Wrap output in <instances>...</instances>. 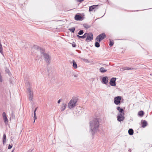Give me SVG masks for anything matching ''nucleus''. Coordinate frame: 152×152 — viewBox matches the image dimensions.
Wrapping results in <instances>:
<instances>
[{"mask_svg": "<svg viewBox=\"0 0 152 152\" xmlns=\"http://www.w3.org/2000/svg\"><path fill=\"white\" fill-rule=\"evenodd\" d=\"M99 118H94L90 122V132L93 135L99 131Z\"/></svg>", "mask_w": 152, "mask_h": 152, "instance_id": "1", "label": "nucleus"}, {"mask_svg": "<svg viewBox=\"0 0 152 152\" xmlns=\"http://www.w3.org/2000/svg\"><path fill=\"white\" fill-rule=\"evenodd\" d=\"M78 99V98L77 97H73L68 103V108L69 109H72L75 107L77 105Z\"/></svg>", "mask_w": 152, "mask_h": 152, "instance_id": "2", "label": "nucleus"}, {"mask_svg": "<svg viewBox=\"0 0 152 152\" xmlns=\"http://www.w3.org/2000/svg\"><path fill=\"white\" fill-rule=\"evenodd\" d=\"M37 52H41V56L44 57L46 62L48 64H49L50 63V57L48 54L44 53V51L43 50H38L37 51Z\"/></svg>", "mask_w": 152, "mask_h": 152, "instance_id": "3", "label": "nucleus"}, {"mask_svg": "<svg viewBox=\"0 0 152 152\" xmlns=\"http://www.w3.org/2000/svg\"><path fill=\"white\" fill-rule=\"evenodd\" d=\"M106 37V35L104 33H102L99 35L96 38V40L97 41L100 42L101 41Z\"/></svg>", "mask_w": 152, "mask_h": 152, "instance_id": "4", "label": "nucleus"}, {"mask_svg": "<svg viewBox=\"0 0 152 152\" xmlns=\"http://www.w3.org/2000/svg\"><path fill=\"white\" fill-rule=\"evenodd\" d=\"M124 113H120L117 116V120L119 121H123L124 119Z\"/></svg>", "mask_w": 152, "mask_h": 152, "instance_id": "5", "label": "nucleus"}, {"mask_svg": "<svg viewBox=\"0 0 152 152\" xmlns=\"http://www.w3.org/2000/svg\"><path fill=\"white\" fill-rule=\"evenodd\" d=\"M87 38L86 40V42H88L89 41H91L93 39V36L92 33H87Z\"/></svg>", "mask_w": 152, "mask_h": 152, "instance_id": "6", "label": "nucleus"}, {"mask_svg": "<svg viewBox=\"0 0 152 152\" xmlns=\"http://www.w3.org/2000/svg\"><path fill=\"white\" fill-rule=\"evenodd\" d=\"M121 99L120 96H118L115 97L114 99V103L116 105L118 104L121 102Z\"/></svg>", "mask_w": 152, "mask_h": 152, "instance_id": "7", "label": "nucleus"}, {"mask_svg": "<svg viewBox=\"0 0 152 152\" xmlns=\"http://www.w3.org/2000/svg\"><path fill=\"white\" fill-rule=\"evenodd\" d=\"M116 79L115 78L113 77L110 80V85L112 86H116L115 81Z\"/></svg>", "mask_w": 152, "mask_h": 152, "instance_id": "8", "label": "nucleus"}, {"mask_svg": "<svg viewBox=\"0 0 152 152\" xmlns=\"http://www.w3.org/2000/svg\"><path fill=\"white\" fill-rule=\"evenodd\" d=\"M27 92L28 95H33V90L31 88H28L27 90Z\"/></svg>", "mask_w": 152, "mask_h": 152, "instance_id": "9", "label": "nucleus"}, {"mask_svg": "<svg viewBox=\"0 0 152 152\" xmlns=\"http://www.w3.org/2000/svg\"><path fill=\"white\" fill-rule=\"evenodd\" d=\"M3 117L5 124H6L8 123V119L6 115V113L4 112L3 113Z\"/></svg>", "mask_w": 152, "mask_h": 152, "instance_id": "10", "label": "nucleus"}, {"mask_svg": "<svg viewBox=\"0 0 152 152\" xmlns=\"http://www.w3.org/2000/svg\"><path fill=\"white\" fill-rule=\"evenodd\" d=\"M75 19L77 20H82V16L79 15H76L75 16Z\"/></svg>", "mask_w": 152, "mask_h": 152, "instance_id": "11", "label": "nucleus"}, {"mask_svg": "<svg viewBox=\"0 0 152 152\" xmlns=\"http://www.w3.org/2000/svg\"><path fill=\"white\" fill-rule=\"evenodd\" d=\"M108 79L107 77H105L102 78V80L104 84H106L108 82Z\"/></svg>", "mask_w": 152, "mask_h": 152, "instance_id": "12", "label": "nucleus"}, {"mask_svg": "<svg viewBox=\"0 0 152 152\" xmlns=\"http://www.w3.org/2000/svg\"><path fill=\"white\" fill-rule=\"evenodd\" d=\"M142 126L143 128H144L147 126V123L145 120H142L141 121Z\"/></svg>", "mask_w": 152, "mask_h": 152, "instance_id": "13", "label": "nucleus"}, {"mask_svg": "<svg viewBox=\"0 0 152 152\" xmlns=\"http://www.w3.org/2000/svg\"><path fill=\"white\" fill-rule=\"evenodd\" d=\"M98 5H94L89 7V11L91 12L95 9L98 6Z\"/></svg>", "mask_w": 152, "mask_h": 152, "instance_id": "14", "label": "nucleus"}, {"mask_svg": "<svg viewBox=\"0 0 152 152\" xmlns=\"http://www.w3.org/2000/svg\"><path fill=\"white\" fill-rule=\"evenodd\" d=\"M66 107V105L65 103H63L61 105V111H64Z\"/></svg>", "mask_w": 152, "mask_h": 152, "instance_id": "15", "label": "nucleus"}, {"mask_svg": "<svg viewBox=\"0 0 152 152\" xmlns=\"http://www.w3.org/2000/svg\"><path fill=\"white\" fill-rule=\"evenodd\" d=\"M99 71L102 73H104L106 72L107 70L103 67H102L100 68Z\"/></svg>", "mask_w": 152, "mask_h": 152, "instance_id": "16", "label": "nucleus"}, {"mask_svg": "<svg viewBox=\"0 0 152 152\" xmlns=\"http://www.w3.org/2000/svg\"><path fill=\"white\" fill-rule=\"evenodd\" d=\"M87 33H85V34L83 35L82 36H80L79 35H77V37L78 38H82L84 39L87 36Z\"/></svg>", "mask_w": 152, "mask_h": 152, "instance_id": "17", "label": "nucleus"}, {"mask_svg": "<svg viewBox=\"0 0 152 152\" xmlns=\"http://www.w3.org/2000/svg\"><path fill=\"white\" fill-rule=\"evenodd\" d=\"M72 66L75 69H77V65L75 61L74 60H73L72 61Z\"/></svg>", "mask_w": 152, "mask_h": 152, "instance_id": "18", "label": "nucleus"}, {"mask_svg": "<svg viewBox=\"0 0 152 152\" xmlns=\"http://www.w3.org/2000/svg\"><path fill=\"white\" fill-rule=\"evenodd\" d=\"M117 109L119 111L120 113H124V110L122 109L120 107H117Z\"/></svg>", "mask_w": 152, "mask_h": 152, "instance_id": "19", "label": "nucleus"}, {"mask_svg": "<svg viewBox=\"0 0 152 152\" xmlns=\"http://www.w3.org/2000/svg\"><path fill=\"white\" fill-rule=\"evenodd\" d=\"M132 69L131 68L129 67H125L122 68L121 69V70L122 71H123L125 70H129Z\"/></svg>", "mask_w": 152, "mask_h": 152, "instance_id": "20", "label": "nucleus"}, {"mask_svg": "<svg viewBox=\"0 0 152 152\" xmlns=\"http://www.w3.org/2000/svg\"><path fill=\"white\" fill-rule=\"evenodd\" d=\"M128 133L130 135H132L133 134L134 131L132 129H130L128 130Z\"/></svg>", "mask_w": 152, "mask_h": 152, "instance_id": "21", "label": "nucleus"}, {"mask_svg": "<svg viewBox=\"0 0 152 152\" xmlns=\"http://www.w3.org/2000/svg\"><path fill=\"white\" fill-rule=\"evenodd\" d=\"M3 144H4V143H6V135L5 134H4L3 135Z\"/></svg>", "mask_w": 152, "mask_h": 152, "instance_id": "22", "label": "nucleus"}, {"mask_svg": "<svg viewBox=\"0 0 152 152\" xmlns=\"http://www.w3.org/2000/svg\"><path fill=\"white\" fill-rule=\"evenodd\" d=\"M144 114V112L142 111H140L138 112V114L140 116H142Z\"/></svg>", "mask_w": 152, "mask_h": 152, "instance_id": "23", "label": "nucleus"}, {"mask_svg": "<svg viewBox=\"0 0 152 152\" xmlns=\"http://www.w3.org/2000/svg\"><path fill=\"white\" fill-rule=\"evenodd\" d=\"M100 42H99L98 41L97 42H96L95 43V46L96 47L99 48L100 46V45L99 43Z\"/></svg>", "mask_w": 152, "mask_h": 152, "instance_id": "24", "label": "nucleus"}, {"mask_svg": "<svg viewBox=\"0 0 152 152\" xmlns=\"http://www.w3.org/2000/svg\"><path fill=\"white\" fill-rule=\"evenodd\" d=\"M69 30L72 33H74L75 31V28L74 27H73L69 29Z\"/></svg>", "mask_w": 152, "mask_h": 152, "instance_id": "25", "label": "nucleus"}, {"mask_svg": "<svg viewBox=\"0 0 152 152\" xmlns=\"http://www.w3.org/2000/svg\"><path fill=\"white\" fill-rule=\"evenodd\" d=\"M2 46L1 44V42H0V52L1 53H2Z\"/></svg>", "mask_w": 152, "mask_h": 152, "instance_id": "26", "label": "nucleus"}, {"mask_svg": "<svg viewBox=\"0 0 152 152\" xmlns=\"http://www.w3.org/2000/svg\"><path fill=\"white\" fill-rule=\"evenodd\" d=\"M83 33V30H80L79 31V32L78 33V34L79 35H82V34Z\"/></svg>", "mask_w": 152, "mask_h": 152, "instance_id": "27", "label": "nucleus"}, {"mask_svg": "<svg viewBox=\"0 0 152 152\" xmlns=\"http://www.w3.org/2000/svg\"><path fill=\"white\" fill-rule=\"evenodd\" d=\"M114 44V42L110 40L109 45L110 47L112 46Z\"/></svg>", "mask_w": 152, "mask_h": 152, "instance_id": "28", "label": "nucleus"}, {"mask_svg": "<svg viewBox=\"0 0 152 152\" xmlns=\"http://www.w3.org/2000/svg\"><path fill=\"white\" fill-rule=\"evenodd\" d=\"M37 119V117L36 116V113H34V123L35 122V120Z\"/></svg>", "mask_w": 152, "mask_h": 152, "instance_id": "29", "label": "nucleus"}, {"mask_svg": "<svg viewBox=\"0 0 152 152\" xmlns=\"http://www.w3.org/2000/svg\"><path fill=\"white\" fill-rule=\"evenodd\" d=\"M12 147V145H9L8 146V149H10Z\"/></svg>", "mask_w": 152, "mask_h": 152, "instance_id": "30", "label": "nucleus"}, {"mask_svg": "<svg viewBox=\"0 0 152 152\" xmlns=\"http://www.w3.org/2000/svg\"><path fill=\"white\" fill-rule=\"evenodd\" d=\"M33 98V96H30L29 97V100L31 101Z\"/></svg>", "mask_w": 152, "mask_h": 152, "instance_id": "31", "label": "nucleus"}, {"mask_svg": "<svg viewBox=\"0 0 152 152\" xmlns=\"http://www.w3.org/2000/svg\"><path fill=\"white\" fill-rule=\"evenodd\" d=\"M74 77H78V75L77 74H75L74 75Z\"/></svg>", "mask_w": 152, "mask_h": 152, "instance_id": "32", "label": "nucleus"}, {"mask_svg": "<svg viewBox=\"0 0 152 152\" xmlns=\"http://www.w3.org/2000/svg\"><path fill=\"white\" fill-rule=\"evenodd\" d=\"M78 2H81L82 1H83L84 0H77Z\"/></svg>", "mask_w": 152, "mask_h": 152, "instance_id": "33", "label": "nucleus"}, {"mask_svg": "<svg viewBox=\"0 0 152 152\" xmlns=\"http://www.w3.org/2000/svg\"><path fill=\"white\" fill-rule=\"evenodd\" d=\"M37 107L34 110V113H36V112L37 109Z\"/></svg>", "mask_w": 152, "mask_h": 152, "instance_id": "34", "label": "nucleus"}, {"mask_svg": "<svg viewBox=\"0 0 152 152\" xmlns=\"http://www.w3.org/2000/svg\"><path fill=\"white\" fill-rule=\"evenodd\" d=\"M60 102H61V99H59V100L58 101V103H60Z\"/></svg>", "mask_w": 152, "mask_h": 152, "instance_id": "35", "label": "nucleus"}, {"mask_svg": "<svg viewBox=\"0 0 152 152\" xmlns=\"http://www.w3.org/2000/svg\"><path fill=\"white\" fill-rule=\"evenodd\" d=\"M6 71L7 72V73H9V70L8 69L6 70Z\"/></svg>", "mask_w": 152, "mask_h": 152, "instance_id": "36", "label": "nucleus"}, {"mask_svg": "<svg viewBox=\"0 0 152 152\" xmlns=\"http://www.w3.org/2000/svg\"><path fill=\"white\" fill-rule=\"evenodd\" d=\"M86 62H88V60H87V59H86Z\"/></svg>", "mask_w": 152, "mask_h": 152, "instance_id": "37", "label": "nucleus"}, {"mask_svg": "<svg viewBox=\"0 0 152 152\" xmlns=\"http://www.w3.org/2000/svg\"><path fill=\"white\" fill-rule=\"evenodd\" d=\"M34 49V48H33L32 49V50H33Z\"/></svg>", "mask_w": 152, "mask_h": 152, "instance_id": "38", "label": "nucleus"}, {"mask_svg": "<svg viewBox=\"0 0 152 152\" xmlns=\"http://www.w3.org/2000/svg\"><path fill=\"white\" fill-rule=\"evenodd\" d=\"M86 28H88V27H87V26H86Z\"/></svg>", "mask_w": 152, "mask_h": 152, "instance_id": "39", "label": "nucleus"}, {"mask_svg": "<svg viewBox=\"0 0 152 152\" xmlns=\"http://www.w3.org/2000/svg\"><path fill=\"white\" fill-rule=\"evenodd\" d=\"M73 47H75V46H74V45H73Z\"/></svg>", "mask_w": 152, "mask_h": 152, "instance_id": "40", "label": "nucleus"}, {"mask_svg": "<svg viewBox=\"0 0 152 152\" xmlns=\"http://www.w3.org/2000/svg\"><path fill=\"white\" fill-rule=\"evenodd\" d=\"M73 47H75V46H74V45H73Z\"/></svg>", "mask_w": 152, "mask_h": 152, "instance_id": "41", "label": "nucleus"}, {"mask_svg": "<svg viewBox=\"0 0 152 152\" xmlns=\"http://www.w3.org/2000/svg\"><path fill=\"white\" fill-rule=\"evenodd\" d=\"M84 27H86V26H84Z\"/></svg>", "mask_w": 152, "mask_h": 152, "instance_id": "42", "label": "nucleus"}, {"mask_svg": "<svg viewBox=\"0 0 152 152\" xmlns=\"http://www.w3.org/2000/svg\"><path fill=\"white\" fill-rule=\"evenodd\" d=\"M13 151H12L11 152H13Z\"/></svg>", "mask_w": 152, "mask_h": 152, "instance_id": "43", "label": "nucleus"}]
</instances>
